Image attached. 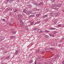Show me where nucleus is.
Masks as SVG:
<instances>
[{"instance_id": "nucleus-13", "label": "nucleus", "mask_w": 64, "mask_h": 64, "mask_svg": "<svg viewBox=\"0 0 64 64\" xmlns=\"http://www.w3.org/2000/svg\"><path fill=\"white\" fill-rule=\"evenodd\" d=\"M43 4V2H40L38 4V6H41V5H42Z\"/></svg>"}, {"instance_id": "nucleus-61", "label": "nucleus", "mask_w": 64, "mask_h": 64, "mask_svg": "<svg viewBox=\"0 0 64 64\" xmlns=\"http://www.w3.org/2000/svg\"><path fill=\"white\" fill-rule=\"evenodd\" d=\"M53 55L52 56H51L50 57H53Z\"/></svg>"}, {"instance_id": "nucleus-29", "label": "nucleus", "mask_w": 64, "mask_h": 64, "mask_svg": "<svg viewBox=\"0 0 64 64\" xmlns=\"http://www.w3.org/2000/svg\"><path fill=\"white\" fill-rule=\"evenodd\" d=\"M57 32L56 31H54V32L53 33L54 34H56V33H57Z\"/></svg>"}, {"instance_id": "nucleus-27", "label": "nucleus", "mask_w": 64, "mask_h": 64, "mask_svg": "<svg viewBox=\"0 0 64 64\" xmlns=\"http://www.w3.org/2000/svg\"><path fill=\"white\" fill-rule=\"evenodd\" d=\"M4 38H5V37H4V36H3L1 38V40H3L4 39Z\"/></svg>"}, {"instance_id": "nucleus-58", "label": "nucleus", "mask_w": 64, "mask_h": 64, "mask_svg": "<svg viewBox=\"0 0 64 64\" xmlns=\"http://www.w3.org/2000/svg\"><path fill=\"white\" fill-rule=\"evenodd\" d=\"M62 27L63 28V27H64V25L62 26Z\"/></svg>"}, {"instance_id": "nucleus-7", "label": "nucleus", "mask_w": 64, "mask_h": 64, "mask_svg": "<svg viewBox=\"0 0 64 64\" xmlns=\"http://www.w3.org/2000/svg\"><path fill=\"white\" fill-rule=\"evenodd\" d=\"M54 16H59V15L58 14V13H56L54 14Z\"/></svg>"}, {"instance_id": "nucleus-54", "label": "nucleus", "mask_w": 64, "mask_h": 64, "mask_svg": "<svg viewBox=\"0 0 64 64\" xmlns=\"http://www.w3.org/2000/svg\"><path fill=\"white\" fill-rule=\"evenodd\" d=\"M7 10H8V11L9 10V8H8L7 9Z\"/></svg>"}, {"instance_id": "nucleus-34", "label": "nucleus", "mask_w": 64, "mask_h": 64, "mask_svg": "<svg viewBox=\"0 0 64 64\" xmlns=\"http://www.w3.org/2000/svg\"><path fill=\"white\" fill-rule=\"evenodd\" d=\"M52 7L53 8H54V7H55V6H54V4H53L52 5Z\"/></svg>"}, {"instance_id": "nucleus-28", "label": "nucleus", "mask_w": 64, "mask_h": 64, "mask_svg": "<svg viewBox=\"0 0 64 64\" xmlns=\"http://www.w3.org/2000/svg\"><path fill=\"white\" fill-rule=\"evenodd\" d=\"M10 58V56H9L6 57V59H8Z\"/></svg>"}, {"instance_id": "nucleus-50", "label": "nucleus", "mask_w": 64, "mask_h": 64, "mask_svg": "<svg viewBox=\"0 0 64 64\" xmlns=\"http://www.w3.org/2000/svg\"><path fill=\"white\" fill-rule=\"evenodd\" d=\"M43 52V51H40V53H42V52Z\"/></svg>"}, {"instance_id": "nucleus-20", "label": "nucleus", "mask_w": 64, "mask_h": 64, "mask_svg": "<svg viewBox=\"0 0 64 64\" xmlns=\"http://www.w3.org/2000/svg\"><path fill=\"white\" fill-rule=\"evenodd\" d=\"M38 59L39 61H41V60H42L41 59V57H38Z\"/></svg>"}, {"instance_id": "nucleus-2", "label": "nucleus", "mask_w": 64, "mask_h": 64, "mask_svg": "<svg viewBox=\"0 0 64 64\" xmlns=\"http://www.w3.org/2000/svg\"><path fill=\"white\" fill-rule=\"evenodd\" d=\"M32 12V10H30L28 11L26 13V15H29V14H35V12L31 13Z\"/></svg>"}, {"instance_id": "nucleus-37", "label": "nucleus", "mask_w": 64, "mask_h": 64, "mask_svg": "<svg viewBox=\"0 0 64 64\" xmlns=\"http://www.w3.org/2000/svg\"><path fill=\"white\" fill-rule=\"evenodd\" d=\"M16 1H17V3H19V2H20L19 0H16Z\"/></svg>"}, {"instance_id": "nucleus-62", "label": "nucleus", "mask_w": 64, "mask_h": 64, "mask_svg": "<svg viewBox=\"0 0 64 64\" xmlns=\"http://www.w3.org/2000/svg\"><path fill=\"white\" fill-rule=\"evenodd\" d=\"M47 20H46V21H47Z\"/></svg>"}, {"instance_id": "nucleus-14", "label": "nucleus", "mask_w": 64, "mask_h": 64, "mask_svg": "<svg viewBox=\"0 0 64 64\" xmlns=\"http://www.w3.org/2000/svg\"><path fill=\"white\" fill-rule=\"evenodd\" d=\"M58 5V7H60V6H62V3H60Z\"/></svg>"}, {"instance_id": "nucleus-60", "label": "nucleus", "mask_w": 64, "mask_h": 64, "mask_svg": "<svg viewBox=\"0 0 64 64\" xmlns=\"http://www.w3.org/2000/svg\"><path fill=\"white\" fill-rule=\"evenodd\" d=\"M50 64H53L52 63H51Z\"/></svg>"}, {"instance_id": "nucleus-45", "label": "nucleus", "mask_w": 64, "mask_h": 64, "mask_svg": "<svg viewBox=\"0 0 64 64\" xmlns=\"http://www.w3.org/2000/svg\"><path fill=\"white\" fill-rule=\"evenodd\" d=\"M61 45V44H58V46H60Z\"/></svg>"}, {"instance_id": "nucleus-63", "label": "nucleus", "mask_w": 64, "mask_h": 64, "mask_svg": "<svg viewBox=\"0 0 64 64\" xmlns=\"http://www.w3.org/2000/svg\"><path fill=\"white\" fill-rule=\"evenodd\" d=\"M1 31H0V33H1Z\"/></svg>"}, {"instance_id": "nucleus-36", "label": "nucleus", "mask_w": 64, "mask_h": 64, "mask_svg": "<svg viewBox=\"0 0 64 64\" xmlns=\"http://www.w3.org/2000/svg\"><path fill=\"white\" fill-rule=\"evenodd\" d=\"M61 26V25L60 24H59L58 25V26L59 27H60Z\"/></svg>"}, {"instance_id": "nucleus-31", "label": "nucleus", "mask_w": 64, "mask_h": 64, "mask_svg": "<svg viewBox=\"0 0 64 64\" xmlns=\"http://www.w3.org/2000/svg\"><path fill=\"white\" fill-rule=\"evenodd\" d=\"M40 15V14H36V16L37 17H39Z\"/></svg>"}, {"instance_id": "nucleus-55", "label": "nucleus", "mask_w": 64, "mask_h": 64, "mask_svg": "<svg viewBox=\"0 0 64 64\" xmlns=\"http://www.w3.org/2000/svg\"><path fill=\"white\" fill-rule=\"evenodd\" d=\"M34 63L35 64H37V62H34Z\"/></svg>"}, {"instance_id": "nucleus-47", "label": "nucleus", "mask_w": 64, "mask_h": 64, "mask_svg": "<svg viewBox=\"0 0 64 64\" xmlns=\"http://www.w3.org/2000/svg\"><path fill=\"white\" fill-rule=\"evenodd\" d=\"M7 51H5L4 52L5 53H7Z\"/></svg>"}, {"instance_id": "nucleus-18", "label": "nucleus", "mask_w": 64, "mask_h": 64, "mask_svg": "<svg viewBox=\"0 0 64 64\" xmlns=\"http://www.w3.org/2000/svg\"><path fill=\"white\" fill-rule=\"evenodd\" d=\"M23 12L24 13H26V12H27V10H26V9H23Z\"/></svg>"}, {"instance_id": "nucleus-1", "label": "nucleus", "mask_w": 64, "mask_h": 64, "mask_svg": "<svg viewBox=\"0 0 64 64\" xmlns=\"http://www.w3.org/2000/svg\"><path fill=\"white\" fill-rule=\"evenodd\" d=\"M18 19H19V21L20 22V26H21V27H22V26H23V24H24L23 22L21 20V18H18Z\"/></svg>"}, {"instance_id": "nucleus-22", "label": "nucleus", "mask_w": 64, "mask_h": 64, "mask_svg": "<svg viewBox=\"0 0 64 64\" xmlns=\"http://www.w3.org/2000/svg\"><path fill=\"white\" fill-rule=\"evenodd\" d=\"M54 7H56H56H58V5H57V4H54Z\"/></svg>"}, {"instance_id": "nucleus-38", "label": "nucleus", "mask_w": 64, "mask_h": 64, "mask_svg": "<svg viewBox=\"0 0 64 64\" xmlns=\"http://www.w3.org/2000/svg\"><path fill=\"white\" fill-rule=\"evenodd\" d=\"M32 4H33L34 5H35L36 6V3H35L33 2H32Z\"/></svg>"}, {"instance_id": "nucleus-40", "label": "nucleus", "mask_w": 64, "mask_h": 64, "mask_svg": "<svg viewBox=\"0 0 64 64\" xmlns=\"http://www.w3.org/2000/svg\"><path fill=\"white\" fill-rule=\"evenodd\" d=\"M63 40H64V39L63 38H62V40H60V41H62Z\"/></svg>"}, {"instance_id": "nucleus-21", "label": "nucleus", "mask_w": 64, "mask_h": 64, "mask_svg": "<svg viewBox=\"0 0 64 64\" xmlns=\"http://www.w3.org/2000/svg\"><path fill=\"white\" fill-rule=\"evenodd\" d=\"M45 50L46 51H47V52H49L50 51L48 49H45Z\"/></svg>"}, {"instance_id": "nucleus-43", "label": "nucleus", "mask_w": 64, "mask_h": 64, "mask_svg": "<svg viewBox=\"0 0 64 64\" xmlns=\"http://www.w3.org/2000/svg\"><path fill=\"white\" fill-rule=\"evenodd\" d=\"M50 49H51V50H54V48H50Z\"/></svg>"}, {"instance_id": "nucleus-49", "label": "nucleus", "mask_w": 64, "mask_h": 64, "mask_svg": "<svg viewBox=\"0 0 64 64\" xmlns=\"http://www.w3.org/2000/svg\"><path fill=\"white\" fill-rule=\"evenodd\" d=\"M33 44L32 43H31L30 44L31 45H33Z\"/></svg>"}, {"instance_id": "nucleus-48", "label": "nucleus", "mask_w": 64, "mask_h": 64, "mask_svg": "<svg viewBox=\"0 0 64 64\" xmlns=\"http://www.w3.org/2000/svg\"><path fill=\"white\" fill-rule=\"evenodd\" d=\"M26 30H28V28H26Z\"/></svg>"}, {"instance_id": "nucleus-9", "label": "nucleus", "mask_w": 64, "mask_h": 64, "mask_svg": "<svg viewBox=\"0 0 64 64\" xmlns=\"http://www.w3.org/2000/svg\"><path fill=\"white\" fill-rule=\"evenodd\" d=\"M48 17V15L47 14H46L43 16L42 17V18L44 19L45 18H46V17Z\"/></svg>"}, {"instance_id": "nucleus-10", "label": "nucleus", "mask_w": 64, "mask_h": 64, "mask_svg": "<svg viewBox=\"0 0 64 64\" xmlns=\"http://www.w3.org/2000/svg\"><path fill=\"white\" fill-rule=\"evenodd\" d=\"M19 17H22V15H21V14H18V18H19Z\"/></svg>"}, {"instance_id": "nucleus-11", "label": "nucleus", "mask_w": 64, "mask_h": 64, "mask_svg": "<svg viewBox=\"0 0 64 64\" xmlns=\"http://www.w3.org/2000/svg\"><path fill=\"white\" fill-rule=\"evenodd\" d=\"M41 22L40 21H37V22H36V24L34 25H36V24H39Z\"/></svg>"}, {"instance_id": "nucleus-32", "label": "nucleus", "mask_w": 64, "mask_h": 64, "mask_svg": "<svg viewBox=\"0 0 64 64\" xmlns=\"http://www.w3.org/2000/svg\"><path fill=\"white\" fill-rule=\"evenodd\" d=\"M36 10H36L37 11L39 12V11H40V9H37V8H36Z\"/></svg>"}, {"instance_id": "nucleus-39", "label": "nucleus", "mask_w": 64, "mask_h": 64, "mask_svg": "<svg viewBox=\"0 0 64 64\" xmlns=\"http://www.w3.org/2000/svg\"><path fill=\"white\" fill-rule=\"evenodd\" d=\"M30 62L31 63L33 62V60H31Z\"/></svg>"}, {"instance_id": "nucleus-64", "label": "nucleus", "mask_w": 64, "mask_h": 64, "mask_svg": "<svg viewBox=\"0 0 64 64\" xmlns=\"http://www.w3.org/2000/svg\"><path fill=\"white\" fill-rule=\"evenodd\" d=\"M2 64H4L3 63H2Z\"/></svg>"}, {"instance_id": "nucleus-3", "label": "nucleus", "mask_w": 64, "mask_h": 64, "mask_svg": "<svg viewBox=\"0 0 64 64\" xmlns=\"http://www.w3.org/2000/svg\"><path fill=\"white\" fill-rule=\"evenodd\" d=\"M38 33H43V30H38Z\"/></svg>"}, {"instance_id": "nucleus-6", "label": "nucleus", "mask_w": 64, "mask_h": 64, "mask_svg": "<svg viewBox=\"0 0 64 64\" xmlns=\"http://www.w3.org/2000/svg\"><path fill=\"white\" fill-rule=\"evenodd\" d=\"M59 57V55L58 54H56V55L55 57L54 58V59L56 60L57 58H58Z\"/></svg>"}, {"instance_id": "nucleus-51", "label": "nucleus", "mask_w": 64, "mask_h": 64, "mask_svg": "<svg viewBox=\"0 0 64 64\" xmlns=\"http://www.w3.org/2000/svg\"><path fill=\"white\" fill-rule=\"evenodd\" d=\"M44 64H48V63L47 62H46L44 63Z\"/></svg>"}, {"instance_id": "nucleus-5", "label": "nucleus", "mask_w": 64, "mask_h": 64, "mask_svg": "<svg viewBox=\"0 0 64 64\" xmlns=\"http://www.w3.org/2000/svg\"><path fill=\"white\" fill-rule=\"evenodd\" d=\"M10 3H15V1L14 0H10Z\"/></svg>"}, {"instance_id": "nucleus-16", "label": "nucleus", "mask_w": 64, "mask_h": 64, "mask_svg": "<svg viewBox=\"0 0 64 64\" xmlns=\"http://www.w3.org/2000/svg\"><path fill=\"white\" fill-rule=\"evenodd\" d=\"M36 52L37 53H39V50H36Z\"/></svg>"}, {"instance_id": "nucleus-30", "label": "nucleus", "mask_w": 64, "mask_h": 64, "mask_svg": "<svg viewBox=\"0 0 64 64\" xmlns=\"http://www.w3.org/2000/svg\"><path fill=\"white\" fill-rule=\"evenodd\" d=\"M37 29V28H34V29L33 30H34V31H35Z\"/></svg>"}, {"instance_id": "nucleus-25", "label": "nucleus", "mask_w": 64, "mask_h": 64, "mask_svg": "<svg viewBox=\"0 0 64 64\" xmlns=\"http://www.w3.org/2000/svg\"><path fill=\"white\" fill-rule=\"evenodd\" d=\"M51 45L52 46H54V43L53 42H52L51 43Z\"/></svg>"}, {"instance_id": "nucleus-35", "label": "nucleus", "mask_w": 64, "mask_h": 64, "mask_svg": "<svg viewBox=\"0 0 64 64\" xmlns=\"http://www.w3.org/2000/svg\"><path fill=\"white\" fill-rule=\"evenodd\" d=\"M2 20L3 21H6V20L4 18L2 19Z\"/></svg>"}, {"instance_id": "nucleus-53", "label": "nucleus", "mask_w": 64, "mask_h": 64, "mask_svg": "<svg viewBox=\"0 0 64 64\" xmlns=\"http://www.w3.org/2000/svg\"><path fill=\"white\" fill-rule=\"evenodd\" d=\"M55 29H56L55 28H52V30H55Z\"/></svg>"}, {"instance_id": "nucleus-56", "label": "nucleus", "mask_w": 64, "mask_h": 64, "mask_svg": "<svg viewBox=\"0 0 64 64\" xmlns=\"http://www.w3.org/2000/svg\"><path fill=\"white\" fill-rule=\"evenodd\" d=\"M6 1L8 2V1H9V0H6Z\"/></svg>"}, {"instance_id": "nucleus-17", "label": "nucleus", "mask_w": 64, "mask_h": 64, "mask_svg": "<svg viewBox=\"0 0 64 64\" xmlns=\"http://www.w3.org/2000/svg\"><path fill=\"white\" fill-rule=\"evenodd\" d=\"M14 36H12L10 37V39H14Z\"/></svg>"}, {"instance_id": "nucleus-44", "label": "nucleus", "mask_w": 64, "mask_h": 64, "mask_svg": "<svg viewBox=\"0 0 64 64\" xmlns=\"http://www.w3.org/2000/svg\"><path fill=\"white\" fill-rule=\"evenodd\" d=\"M9 10L10 11V10H12V8H9Z\"/></svg>"}, {"instance_id": "nucleus-12", "label": "nucleus", "mask_w": 64, "mask_h": 64, "mask_svg": "<svg viewBox=\"0 0 64 64\" xmlns=\"http://www.w3.org/2000/svg\"><path fill=\"white\" fill-rule=\"evenodd\" d=\"M18 53H19V51L16 50V51L14 54L15 55H17Z\"/></svg>"}, {"instance_id": "nucleus-42", "label": "nucleus", "mask_w": 64, "mask_h": 64, "mask_svg": "<svg viewBox=\"0 0 64 64\" xmlns=\"http://www.w3.org/2000/svg\"><path fill=\"white\" fill-rule=\"evenodd\" d=\"M34 22H31V25H33V24Z\"/></svg>"}, {"instance_id": "nucleus-26", "label": "nucleus", "mask_w": 64, "mask_h": 64, "mask_svg": "<svg viewBox=\"0 0 64 64\" xmlns=\"http://www.w3.org/2000/svg\"><path fill=\"white\" fill-rule=\"evenodd\" d=\"M44 36H45V37H46V38H47L48 39V36L47 35L45 34Z\"/></svg>"}, {"instance_id": "nucleus-52", "label": "nucleus", "mask_w": 64, "mask_h": 64, "mask_svg": "<svg viewBox=\"0 0 64 64\" xmlns=\"http://www.w3.org/2000/svg\"><path fill=\"white\" fill-rule=\"evenodd\" d=\"M38 64H41V63L40 62H39L38 63Z\"/></svg>"}, {"instance_id": "nucleus-8", "label": "nucleus", "mask_w": 64, "mask_h": 64, "mask_svg": "<svg viewBox=\"0 0 64 64\" xmlns=\"http://www.w3.org/2000/svg\"><path fill=\"white\" fill-rule=\"evenodd\" d=\"M11 31L12 32V34H16V32H15L13 31L12 30H11Z\"/></svg>"}, {"instance_id": "nucleus-59", "label": "nucleus", "mask_w": 64, "mask_h": 64, "mask_svg": "<svg viewBox=\"0 0 64 64\" xmlns=\"http://www.w3.org/2000/svg\"><path fill=\"white\" fill-rule=\"evenodd\" d=\"M62 12H64V10H62Z\"/></svg>"}, {"instance_id": "nucleus-15", "label": "nucleus", "mask_w": 64, "mask_h": 64, "mask_svg": "<svg viewBox=\"0 0 64 64\" xmlns=\"http://www.w3.org/2000/svg\"><path fill=\"white\" fill-rule=\"evenodd\" d=\"M50 36H51V37H54V34H49Z\"/></svg>"}, {"instance_id": "nucleus-24", "label": "nucleus", "mask_w": 64, "mask_h": 64, "mask_svg": "<svg viewBox=\"0 0 64 64\" xmlns=\"http://www.w3.org/2000/svg\"><path fill=\"white\" fill-rule=\"evenodd\" d=\"M8 23H9L8 24ZM8 24L10 25V26H11V25H12V23H11L10 22H8Z\"/></svg>"}, {"instance_id": "nucleus-33", "label": "nucleus", "mask_w": 64, "mask_h": 64, "mask_svg": "<svg viewBox=\"0 0 64 64\" xmlns=\"http://www.w3.org/2000/svg\"><path fill=\"white\" fill-rule=\"evenodd\" d=\"M54 24H57V22H56V21H55L54 22Z\"/></svg>"}, {"instance_id": "nucleus-23", "label": "nucleus", "mask_w": 64, "mask_h": 64, "mask_svg": "<svg viewBox=\"0 0 64 64\" xmlns=\"http://www.w3.org/2000/svg\"><path fill=\"white\" fill-rule=\"evenodd\" d=\"M46 33H47L48 32H49V31H48L47 30H45L44 31Z\"/></svg>"}, {"instance_id": "nucleus-4", "label": "nucleus", "mask_w": 64, "mask_h": 64, "mask_svg": "<svg viewBox=\"0 0 64 64\" xmlns=\"http://www.w3.org/2000/svg\"><path fill=\"white\" fill-rule=\"evenodd\" d=\"M34 16H35V14H32L30 15V19H32V18L34 17Z\"/></svg>"}, {"instance_id": "nucleus-41", "label": "nucleus", "mask_w": 64, "mask_h": 64, "mask_svg": "<svg viewBox=\"0 0 64 64\" xmlns=\"http://www.w3.org/2000/svg\"><path fill=\"white\" fill-rule=\"evenodd\" d=\"M50 30H53V28H50Z\"/></svg>"}, {"instance_id": "nucleus-57", "label": "nucleus", "mask_w": 64, "mask_h": 64, "mask_svg": "<svg viewBox=\"0 0 64 64\" xmlns=\"http://www.w3.org/2000/svg\"><path fill=\"white\" fill-rule=\"evenodd\" d=\"M53 2H54L55 1H56V0H52Z\"/></svg>"}, {"instance_id": "nucleus-46", "label": "nucleus", "mask_w": 64, "mask_h": 64, "mask_svg": "<svg viewBox=\"0 0 64 64\" xmlns=\"http://www.w3.org/2000/svg\"><path fill=\"white\" fill-rule=\"evenodd\" d=\"M62 64H64V60L62 61Z\"/></svg>"}, {"instance_id": "nucleus-19", "label": "nucleus", "mask_w": 64, "mask_h": 64, "mask_svg": "<svg viewBox=\"0 0 64 64\" xmlns=\"http://www.w3.org/2000/svg\"><path fill=\"white\" fill-rule=\"evenodd\" d=\"M14 13H15V12H17V11H18V9H17V8H15L14 9Z\"/></svg>"}]
</instances>
